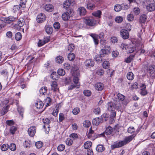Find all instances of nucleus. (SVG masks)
Wrapping results in <instances>:
<instances>
[{
	"mask_svg": "<svg viewBox=\"0 0 155 155\" xmlns=\"http://www.w3.org/2000/svg\"><path fill=\"white\" fill-rule=\"evenodd\" d=\"M42 145L43 143L41 141H38L35 143V146L38 149L41 148Z\"/></svg>",
	"mask_w": 155,
	"mask_h": 155,
	"instance_id": "6e6d98bb",
	"label": "nucleus"
},
{
	"mask_svg": "<svg viewBox=\"0 0 155 155\" xmlns=\"http://www.w3.org/2000/svg\"><path fill=\"white\" fill-rule=\"evenodd\" d=\"M36 128L35 126L30 127L28 129V132L29 135L31 137H33L36 133Z\"/></svg>",
	"mask_w": 155,
	"mask_h": 155,
	"instance_id": "4468645a",
	"label": "nucleus"
},
{
	"mask_svg": "<svg viewBox=\"0 0 155 155\" xmlns=\"http://www.w3.org/2000/svg\"><path fill=\"white\" fill-rule=\"evenodd\" d=\"M50 120L48 118H46L45 119H43V123L45 124V125L47 126L48 127H49V126H48V125L50 123Z\"/></svg>",
	"mask_w": 155,
	"mask_h": 155,
	"instance_id": "69168bd1",
	"label": "nucleus"
},
{
	"mask_svg": "<svg viewBox=\"0 0 155 155\" xmlns=\"http://www.w3.org/2000/svg\"><path fill=\"white\" fill-rule=\"evenodd\" d=\"M73 70V81L75 84H76L77 86H79L80 85V83L78 82L79 78L80 76L79 71L78 68H74Z\"/></svg>",
	"mask_w": 155,
	"mask_h": 155,
	"instance_id": "f257e3e1",
	"label": "nucleus"
},
{
	"mask_svg": "<svg viewBox=\"0 0 155 155\" xmlns=\"http://www.w3.org/2000/svg\"><path fill=\"white\" fill-rule=\"evenodd\" d=\"M125 145L123 140L117 141L114 143V144L111 145V149L114 150L115 148H118L123 146Z\"/></svg>",
	"mask_w": 155,
	"mask_h": 155,
	"instance_id": "423d86ee",
	"label": "nucleus"
},
{
	"mask_svg": "<svg viewBox=\"0 0 155 155\" xmlns=\"http://www.w3.org/2000/svg\"><path fill=\"white\" fill-rule=\"evenodd\" d=\"M57 73L60 76H63L65 73V71L63 69H59L58 70Z\"/></svg>",
	"mask_w": 155,
	"mask_h": 155,
	"instance_id": "de8ad7c7",
	"label": "nucleus"
},
{
	"mask_svg": "<svg viewBox=\"0 0 155 155\" xmlns=\"http://www.w3.org/2000/svg\"><path fill=\"white\" fill-rule=\"evenodd\" d=\"M115 109L119 110L120 107V104L119 101L116 102V103L114 104Z\"/></svg>",
	"mask_w": 155,
	"mask_h": 155,
	"instance_id": "e2e57ef3",
	"label": "nucleus"
},
{
	"mask_svg": "<svg viewBox=\"0 0 155 155\" xmlns=\"http://www.w3.org/2000/svg\"><path fill=\"white\" fill-rule=\"evenodd\" d=\"M117 97L119 99L120 101H123L125 98V97L123 95L118 93L117 95Z\"/></svg>",
	"mask_w": 155,
	"mask_h": 155,
	"instance_id": "8fccbe9b",
	"label": "nucleus"
},
{
	"mask_svg": "<svg viewBox=\"0 0 155 155\" xmlns=\"http://www.w3.org/2000/svg\"><path fill=\"white\" fill-rule=\"evenodd\" d=\"M84 65L86 67L90 68L94 66V62L92 61L91 59H88L86 60L84 62Z\"/></svg>",
	"mask_w": 155,
	"mask_h": 155,
	"instance_id": "2eb2a0df",
	"label": "nucleus"
},
{
	"mask_svg": "<svg viewBox=\"0 0 155 155\" xmlns=\"http://www.w3.org/2000/svg\"><path fill=\"white\" fill-rule=\"evenodd\" d=\"M147 15L144 14L142 15L140 18V21L141 23H144L147 19Z\"/></svg>",
	"mask_w": 155,
	"mask_h": 155,
	"instance_id": "473e14b6",
	"label": "nucleus"
},
{
	"mask_svg": "<svg viewBox=\"0 0 155 155\" xmlns=\"http://www.w3.org/2000/svg\"><path fill=\"white\" fill-rule=\"evenodd\" d=\"M104 49H102L100 52V55L102 57H107V55L110 53V47L108 46H105Z\"/></svg>",
	"mask_w": 155,
	"mask_h": 155,
	"instance_id": "7ed1b4c3",
	"label": "nucleus"
},
{
	"mask_svg": "<svg viewBox=\"0 0 155 155\" xmlns=\"http://www.w3.org/2000/svg\"><path fill=\"white\" fill-rule=\"evenodd\" d=\"M84 21L86 25L90 26H94L96 23V21L92 17L86 18Z\"/></svg>",
	"mask_w": 155,
	"mask_h": 155,
	"instance_id": "39448f33",
	"label": "nucleus"
},
{
	"mask_svg": "<svg viewBox=\"0 0 155 155\" xmlns=\"http://www.w3.org/2000/svg\"><path fill=\"white\" fill-rule=\"evenodd\" d=\"M45 102L46 104V106H48L51 105V100L50 97H47L46 98Z\"/></svg>",
	"mask_w": 155,
	"mask_h": 155,
	"instance_id": "c03bdc74",
	"label": "nucleus"
},
{
	"mask_svg": "<svg viewBox=\"0 0 155 155\" xmlns=\"http://www.w3.org/2000/svg\"><path fill=\"white\" fill-rule=\"evenodd\" d=\"M134 57V55H130L125 59V61L127 63H130L133 59Z\"/></svg>",
	"mask_w": 155,
	"mask_h": 155,
	"instance_id": "09e8293b",
	"label": "nucleus"
},
{
	"mask_svg": "<svg viewBox=\"0 0 155 155\" xmlns=\"http://www.w3.org/2000/svg\"><path fill=\"white\" fill-rule=\"evenodd\" d=\"M17 130V128L15 127L12 126L10 129V132L12 134H14Z\"/></svg>",
	"mask_w": 155,
	"mask_h": 155,
	"instance_id": "4d7b16f0",
	"label": "nucleus"
},
{
	"mask_svg": "<svg viewBox=\"0 0 155 155\" xmlns=\"http://www.w3.org/2000/svg\"><path fill=\"white\" fill-rule=\"evenodd\" d=\"M113 131H114L113 128L109 126L106 128L104 132L100 134V135H97L96 138L98 137H100V136L102 137H104L105 134L107 135H110Z\"/></svg>",
	"mask_w": 155,
	"mask_h": 155,
	"instance_id": "0eeeda50",
	"label": "nucleus"
},
{
	"mask_svg": "<svg viewBox=\"0 0 155 155\" xmlns=\"http://www.w3.org/2000/svg\"><path fill=\"white\" fill-rule=\"evenodd\" d=\"M92 145V143L90 141L86 142L84 144V147L86 149H87L90 147Z\"/></svg>",
	"mask_w": 155,
	"mask_h": 155,
	"instance_id": "e433bc0d",
	"label": "nucleus"
},
{
	"mask_svg": "<svg viewBox=\"0 0 155 155\" xmlns=\"http://www.w3.org/2000/svg\"><path fill=\"white\" fill-rule=\"evenodd\" d=\"M9 148V145L7 144H3L1 147V150L3 151L7 150Z\"/></svg>",
	"mask_w": 155,
	"mask_h": 155,
	"instance_id": "ea45409f",
	"label": "nucleus"
},
{
	"mask_svg": "<svg viewBox=\"0 0 155 155\" xmlns=\"http://www.w3.org/2000/svg\"><path fill=\"white\" fill-rule=\"evenodd\" d=\"M155 72V66L153 65L150 67L148 69V72L151 75L154 74Z\"/></svg>",
	"mask_w": 155,
	"mask_h": 155,
	"instance_id": "393cba45",
	"label": "nucleus"
},
{
	"mask_svg": "<svg viewBox=\"0 0 155 155\" xmlns=\"http://www.w3.org/2000/svg\"><path fill=\"white\" fill-rule=\"evenodd\" d=\"M120 48L123 50H127L129 48V46L127 44H122L120 46Z\"/></svg>",
	"mask_w": 155,
	"mask_h": 155,
	"instance_id": "603ef678",
	"label": "nucleus"
},
{
	"mask_svg": "<svg viewBox=\"0 0 155 155\" xmlns=\"http://www.w3.org/2000/svg\"><path fill=\"white\" fill-rule=\"evenodd\" d=\"M96 150L98 152H102L105 149L104 147L102 145L99 144L96 147Z\"/></svg>",
	"mask_w": 155,
	"mask_h": 155,
	"instance_id": "cd10ccee",
	"label": "nucleus"
},
{
	"mask_svg": "<svg viewBox=\"0 0 155 155\" xmlns=\"http://www.w3.org/2000/svg\"><path fill=\"white\" fill-rule=\"evenodd\" d=\"M95 89L99 91H101L104 87V84L101 82L97 83L95 84Z\"/></svg>",
	"mask_w": 155,
	"mask_h": 155,
	"instance_id": "a211bd4d",
	"label": "nucleus"
},
{
	"mask_svg": "<svg viewBox=\"0 0 155 155\" xmlns=\"http://www.w3.org/2000/svg\"><path fill=\"white\" fill-rule=\"evenodd\" d=\"M110 65L109 62L107 61H104L103 63V66L104 68L107 69H108Z\"/></svg>",
	"mask_w": 155,
	"mask_h": 155,
	"instance_id": "4c0bfd02",
	"label": "nucleus"
},
{
	"mask_svg": "<svg viewBox=\"0 0 155 155\" xmlns=\"http://www.w3.org/2000/svg\"><path fill=\"white\" fill-rule=\"evenodd\" d=\"M80 112V109L79 108L76 107L74 108L72 111V113L74 115L78 114Z\"/></svg>",
	"mask_w": 155,
	"mask_h": 155,
	"instance_id": "3c124183",
	"label": "nucleus"
},
{
	"mask_svg": "<svg viewBox=\"0 0 155 155\" xmlns=\"http://www.w3.org/2000/svg\"><path fill=\"white\" fill-rule=\"evenodd\" d=\"M133 15L131 14L128 15L127 17V19L128 21H132L134 19Z\"/></svg>",
	"mask_w": 155,
	"mask_h": 155,
	"instance_id": "0e129e2a",
	"label": "nucleus"
},
{
	"mask_svg": "<svg viewBox=\"0 0 155 155\" xmlns=\"http://www.w3.org/2000/svg\"><path fill=\"white\" fill-rule=\"evenodd\" d=\"M116 115V112L115 111H113L112 112H111L110 117V121L111 123H112L114 121Z\"/></svg>",
	"mask_w": 155,
	"mask_h": 155,
	"instance_id": "b1692460",
	"label": "nucleus"
},
{
	"mask_svg": "<svg viewBox=\"0 0 155 155\" xmlns=\"http://www.w3.org/2000/svg\"><path fill=\"white\" fill-rule=\"evenodd\" d=\"M147 9L149 12H152L155 10V3H152L147 5Z\"/></svg>",
	"mask_w": 155,
	"mask_h": 155,
	"instance_id": "f3484780",
	"label": "nucleus"
},
{
	"mask_svg": "<svg viewBox=\"0 0 155 155\" xmlns=\"http://www.w3.org/2000/svg\"><path fill=\"white\" fill-rule=\"evenodd\" d=\"M71 4V1L70 0H66L64 2L63 4V7L68 10V9L69 8V6Z\"/></svg>",
	"mask_w": 155,
	"mask_h": 155,
	"instance_id": "412c9836",
	"label": "nucleus"
},
{
	"mask_svg": "<svg viewBox=\"0 0 155 155\" xmlns=\"http://www.w3.org/2000/svg\"><path fill=\"white\" fill-rule=\"evenodd\" d=\"M86 5L87 8L91 10L94 9L95 7L94 2L91 0L88 1Z\"/></svg>",
	"mask_w": 155,
	"mask_h": 155,
	"instance_id": "1a4fd4ad",
	"label": "nucleus"
},
{
	"mask_svg": "<svg viewBox=\"0 0 155 155\" xmlns=\"http://www.w3.org/2000/svg\"><path fill=\"white\" fill-rule=\"evenodd\" d=\"M75 58V55L74 54L72 53H69L68 56V60L70 61L74 60Z\"/></svg>",
	"mask_w": 155,
	"mask_h": 155,
	"instance_id": "c9c22d12",
	"label": "nucleus"
},
{
	"mask_svg": "<svg viewBox=\"0 0 155 155\" xmlns=\"http://www.w3.org/2000/svg\"><path fill=\"white\" fill-rule=\"evenodd\" d=\"M45 30L47 33L51 34L52 32L53 28L51 27L47 26L45 27Z\"/></svg>",
	"mask_w": 155,
	"mask_h": 155,
	"instance_id": "a19ab883",
	"label": "nucleus"
},
{
	"mask_svg": "<svg viewBox=\"0 0 155 155\" xmlns=\"http://www.w3.org/2000/svg\"><path fill=\"white\" fill-rule=\"evenodd\" d=\"M55 61L57 63L61 64L64 61V58L61 56H58L56 58Z\"/></svg>",
	"mask_w": 155,
	"mask_h": 155,
	"instance_id": "c85d7f7f",
	"label": "nucleus"
},
{
	"mask_svg": "<svg viewBox=\"0 0 155 155\" xmlns=\"http://www.w3.org/2000/svg\"><path fill=\"white\" fill-rule=\"evenodd\" d=\"M10 149L12 151H15L16 149V147L15 144L14 143H11L9 146Z\"/></svg>",
	"mask_w": 155,
	"mask_h": 155,
	"instance_id": "37998d69",
	"label": "nucleus"
},
{
	"mask_svg": "<svg viewBox=\"0 0 155 155\" xmlns=\"http://www.w3.org/2000/svg\"><path fill=\"white\" fill-rule=\"evenodd\" d=\"M90 35L93 39L95 45H97L98 43V39L99 37L101 40L104 38V33H101L100 34L99 36L94 34H91Z\"/></svg>",
	"mask_w": 155,
	"mask_h": 155,
	"instance_id": "20e7f679",
	"label": "nucleus"
},
{
	"mask_svg": "<svg viewBox=\"0 0 155 155\" xmlns=\"http://www.w3.org/2000/svg\"><path fill=\"white\" fill-rule=\"evenodd\" d=\"M128 132L130 134H132L135 131V129L133 127H129L127 130Z\"/></svg>",
	"mask_w": 155,
	"mask_h": 155,
	"instance_id": "052dcab7",
	"label": "nucleus"
},
{
	"mask_svg": "<svg viewBox=\"0 0 155 155\" xmlns=\"http://www.w3.org/2000/svg\"><path fill=\"white\" fill-rule=\"evenodd\" d=\"M65 148V146L62 144L59 145L57 148L58 151H63Z\"/></svg>",
	"mask_w": 155,
	"mask_h": 155,
	"instance_id": "680f3d73",
	"label": "nucleus"
},
{
	"mask_svg": "<svg viewBox=\"0 0 155 155\" xmlns=\"http://www.w3.org/2000/svg\"><path fill=\"white\" fill-rule=\"evenodd\" d=\"M122 9V6L120 5H115L114 7V10L117 12L120 11Z\"/></svg>",
	"mask_w": 155,
	"mask_h": 155,
	"instance_id": "58836bf2",
	"label": "nucleus"
},
{
	"mask_svg": "<svg viewBox=\"0 0 155 155\" xmlns=\"http://www.w3.org/2000/svg\"><path fill=\"white\" fill-rule=\"evenodd\" d=\"M107 107L108 110L112 112L113 111H115V109L114 104L112 102H110L107 104Z\"/></svg>",
	"mask_w": 155,
	"mask_h": 155,
	"instance_id": "dca6fc26",
	"label": "nucleus"
},
{
	"mask_svg": "<svg viewBox=\"0 0 155 155\" xmlns=\"http://www.w3.org/2000/svg\"><path fill=\"white\" fill-rule=\"evenodd\" d=\"M95 59L97 63H100L103 60L102 57L100 55H98L96 56Z\"/></svg>",
	"mask_w": 155,
	"mask_h": 155,
	"instance_id": "a18cd8bd",
	"label": "nucleus"
},
{
	"mask_svg": "<svg viewBox=\"0 0 155 155\" xmlns=\"http://www.w3.org/2000/svg\"><path fill=\"white\" fill-rule=\"evenodd\" d=\"M45 9L48 12H52L54 8L53 6L50 4H47L45 6Z\"/></svg>",
	"mask_w": 155,
	"mask_h": 155,
	"instance_id": "aec40b11",
	"label": "nucleus"
},
{
	"mask_svg": "<svg viewBox=\"0 0 155 155\" xmlns=\"http://www.w3.org/2000/svg\"><path fill=\"white\" fill-rule=\"evenodd\" d=\"M25 22L23 18H21L19 19L18 22V25H14L15 27H16L17 26H18L20 28L21 27H22L24 24Z\"/></svg>",
	"mask_w": 155,
	"mask_h": 155,
	"instance_id": "bb28decb",
	"label": "nucleus"
},
{
	"mask_svg": "<svg viewBox=\"0 0 155 155\" xmlns=\"http://www.w3.org/2000/svg\"><path fill=\"white\" fill-rule=\"evenodd\" d=\"M78 14H79L81 16H84L87 13V11L85 8L83 7H79L77 10Z\"/></svg>",
	"mask_w": 155,
	"mask_h": 155,
	"instance_id": "6e6552de",
	"label": "nucleus"
},
{
	"mask_svg": "<svg viewBox=\"0 0 155 155\" xmlns=\"http://www.w3.org/2000/svg\"><path fill=\"white\" fill-rule=\"evenodd\" d=\"M135 137L134 134H133L129 136L126 137L123 140V141L125 145L127 144L131 141Z\"/></svg>",
	"mask_w": 155,
	"mask_h": 155,
	"instance_id": "9b49d317",
	"label": "nucleus"
},
{
	"mask_svg": "<svg viewBox=\"0 0 155 155\" xmlns=\"http://www.w3.org/2000/svg\"><path fill=\"white\" fill-rule=\"evenodd\" d=\"M83 93L84 95L87 96H89L91 94V91L89 90H84V91Z\"/></svg>",
	"mask_w": 155,
	"mask_h": 155,
	"instance_id": "13d9d810",
	"label": "nucleus"
},
{
	"mask_svg": "<svg viewBox=\"0 0 155 155\" xmlns=\"http://www.w3.org/2000/svg\"><path fill=\"white\" fill-rule=\"evenodd\" d=\"M54 27L55 29H58L60 28V25L59 23L58 22H55L54 23Z\"/></svg>",
	"mask_w": 155,
	"mask_h": 155,
	"instance_id": "774afa93",
	"label": "nucleus"
},
{
	"mask_svg": "<svg viewBox=\"0 0 155 155\" xmlns=\"http://www.w3.org/2000/svg\"><path fill=\"white\" fill-rule=\"evenodd\" d=\"M103 122L101 118L96 117L93 119L92 120V123L94 125H98L100 123Z\"/></svg>",
	"mask_w": 155,
	"mask_h": 155,
	"instance_id": "6ab92c4d",
	"label": "nucleus"
},
{
	"mask_svg": "<svg viewBox=\"0 0 155 155\" xmlns=\"http://www.w3.org/2000/svg\"><path fill=\"white\" fill-rule=\"evenodd\" d=\"M67 12L63 13L62 15V18L64 21L68 20L70 17L72 16L74 13V11L72 9L68 10Z\"/></svg>",
	"mask_w": 155,
	"mask_h": 155,
	"instance_id": "f03ea898",
	"label": "nucleus"
},
{
	"mask_svg": "<svg viewBox=\"0 0 155 155\" xmlns=\"http://www.w3.org/2000/svg\"><path fill=\"white\" fill-rule=\"evenodd\" d=\"M15 18L13 16H10L6 18L5 20V23L7 24H10L14 21Z\"/></svg>",
	"mask_w": 155,
	"mask_h": 155,
	"instance_id": "4be33fe9",
	"label": "nucleus"
},
{
	"mask_svg": "<svg viewBox=\"0 0 155 155\" xmlns=\"http://www.w3.org/2000/svg\"><path fill=\"white\" fill-rule=\"evenodd\" d=\"M1 74L5 78H8V72L6 69H4L1 72Z\"/></svg>",
	"mask_w": 155,
	"mask_h": 155,
	"instance_id": "7c9ffc66",
	"label": "nucleus"
},
{
	"mask_svg": "<svg viewBox=\"0 0 155 155\" xmlns=\"http://www.w3.org/2000/svg\"><path fill=\"white\" fill-rule=\"evenodd\" d=\"M108 117V115L107 114H104L101 116V119L103 121H106Z\"/></svg>",
	"mask_w": 155,
	"mask_h": 155,
	"instance_id": "864d4df0",
	"label": "nucleus"
},
{
	"mask_svg": "<svg viewBox=\"0 0 155 155\" xmlns=\"http://www.w3.org/2000/svg\"><path fill=\"white\" fill-rule=\"evenodd\" d=\"M94 133V131L92 130L91 128L89 130L88 133L87 134V136L89 138H91L92 136V134Z\"/></svg>",
	"mask_w": 155,
	"mask_h": 155,
	"instance_id": "bf43d9fd",
	"label": "nucleus"
},
{
	"mask_svg": "<svg viewBox=\"0 0 155 155\" xmlns=\"http://www.w3.org/2000/svg\"><path fill=\"white\" fill-rule=\"evenodd\" d=\"M66 143L68 145H71L73 143L72 140L70 138H68L66 140Z\"/></svg>",
	"mask_w": 155,
	"mask_h": 155,
	"instance_id": "338daca9",
	"label": "nucleus"
},
{
	"mask_svg": "<svg viewBox=\"0 0 155 155\" xmlns=\"http://www.w3.org/2000/svg\"><path fill=\"white\" fill-rule=\"evenodd\" d=\"M47 88L46 87H42L40 90L39 91L41 94L45 95L47 93Z\"/></svg>",
	"mask_w": 155,
	"mask_h": 155,
	"instance_id": "72a5a7b5",
	"label": "nucleus"
},
{
	"mask_svg": "<svg viewBox=\"0 0 155 155\" xmlns=\"http://www.w3.org/2000/svg\"><path fill=\"white\" fill-rule=\"evenodd\" d=\"M35 105L37 108L40 109L43 107L44 104L41 101H38L35 103Z\"/></svg>",
	"mask_w": 155,
	"mask_h": 155,
	"instance_id": "c756f323",
	"label": "nucleus"
},
{
	"mask_svg": "<svg viewBox=\"0 0 155 155\" xmlns=\"http://www.w3.org/2000/svg\"><path fill=\"white\" fill-rule=\"evenodd\" d=\"M120 35L124 39H126L129 38L128 32L125 29L121 30L120 31Z\"/></svg>",
	"mask_w": 155,
	"mask_h": 155,
	"instance_id": "f8f14e48",
	"label": "nucleus"
},
{
	"mask_svg": "<svg viewBox=\"0 0 155 155\" xmlns=\"http://www.w3.org/2000/svg\"><path fill=\"white\" fill-rule=\"evenodd\" d=\"M20 8V7L18 5H14L13 7V10L14 13L18 11Z\"/></svg>",
	"mask_w": 155,
	"mask_h": 155,
	"instance_id": "5fc2aeb1",
	"label": "nucleus"
},
{
	"mask_svg": "<svg viewBox=\"0 0 155 155\" xmlns=\"http://www.w3.org/2000/svg\"><path fill=\"white\" fill-rule=\"evenodd\" d=\"M21 33L20 32H18L15 34V38L16 40L19 41L21 39Z\"/></svg>",
	"mask_w": 155,
	"mask_h": 155,
	"instance_id": "79ce46f5",
	"label": "nucleus"
},
{
	"mask_svg": "<svg viewBox=\"0 0 155 155\" xmlns=\"http://www.w3.org/2000/svg\"><path fill=\"white\" fill-rule=\"evenodd\" d=\"M136 50L135 47L132 46L131 45H129V48L127 49V51L129 53H132Z\"/></svg>",
	"mask_w": 155,
	"mask_h": 155,
	"instance_id": "f704fd0d",
	"label": "nucleus"
},
{
	"mask_svg": "<svg viewBox=\"0 0 155 155\" xmlns=\"http://www.w3.org/2000/svg\"><path fill=\"white\" fill-rule=\"evenodd\" d=\"M127 77L129 80H132L134 78V75L132 72H130L127 74Z\"/></svg>",
	"mask_w": 155,
	"mask_h": 155,
	"instance_id": "2f4dec72",
	"label": "nucleus"
},
{
	"mask_svg": "<svg viewBox=\"0 0 155 155\" xmlns=\"http://www.w3.org/2000/svg\"><path fill=\"white\" fill-rule=\"evenodd\" d=\"M46 19V16L45 15L42 13L38 15L37 17V21L39 23H41L43 22Z\"/></svg>",
	"mask_w": 155,
	"mask_h": 155,
	"instance_id": "9d476101",
	"label": "nucleus"
},
{
	"mask_svg": "<svg viewBox=\"0 0 155 155\" xmlns=\"http://www.w3.org/2000/svg\"><path fill=\"white\" fill-rule=\"evenodd\" d=\"M101 12L99 10H98L92 13V15L98 18H100L101 17Z\"/></svg>",
	"mask_w": 155,
	"mask_h": 155,
	"instance_id": "a878e982",
	"label": "nucleus"
},
{
	"mask_svg": "<svg viewBox=\"0 0 155 155\" xmlns=\"http://www.w3.org/2000/svg\"><path fill=\"white\" fill-rule=\"evenodd\" d=\"M9 108L8 105H5L2 108V107H0V114L2 115L5 114L8 111Z\"/></svg>",
	"mask_w": 155,
	"mask_h": 155,
	"instance_id": "ddd939ff",
	"label": "nucleus"
},
{
	"mask_svg": "<svg viewBox=\"0 0 155 155\" xmlns=\"http://www.w3.org/2000/svg\"><path fill=\"white\" fill-rule=\"evenodd\" d=\"M51 90L54 91H57L58 89L57 83L56 81L52 82L51 84Z\"/></svg>",
	"mask_w": 155,
	"mask_h": 155,
	"instance_id": "5701e85b",
	"label": "nucleus"
},
{
	"mask_svg": "<svg viewBox=\"0 0 155 155\" xmlns=\"http://www.w3.org/2000/svg\"><path fill=\"white\" fill-rule=\"evenodd\" d=\"M115 20L116 22L120 23L123 21V18L121 16H117L115 18Z\"/></svg>",
	"mask_w": 155,
	"mask_h": 155,
	"instance_id": "49530a36",
	"label": "nucleus"
}]
</instances>
